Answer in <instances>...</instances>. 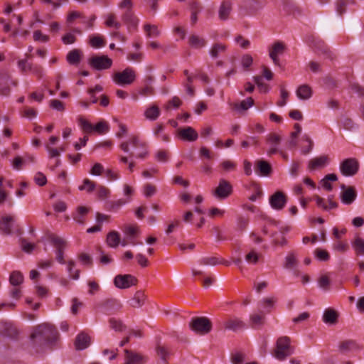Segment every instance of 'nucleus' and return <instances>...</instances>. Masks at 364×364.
<instances>
[{"instance_id": "f257e3e1", "label": "nucleus", "mask_w": 364, "mask_h": 364, "mask_svg": "<svg viewBox=\"0 0 364 364\" xmlns=\"http://www.w3.org/2000/svg\"><path fill=\"white\" fill-rule=\"evenodd\" d=\"M58 337L55 327L49 323H43L33 328L31 341L36 352L53 346Z\"/></svg>"}, {"instance_id": "f03ea898", "label": "nucleus", "mask_w": 364, "mask_h": 364, "mask_svg": "<svg viewBox=\"0 0 364 364\" xmlns=\"http://www.w3.org/2000/svg\"><path fill=\"white\" fill-rule=\"evenodd\" d=\"M120 149L129 154L130 158L144 159L148 154L146 144L139 139L137 136H131L129 140L123 141L119 145Z\"/></svg>"}, {"instance_id": "7ed1b4c3", "label": "nucleus", "mask_w": 364, "mask_h": 364, "mask_svg": "<svg viewBox=\"0 0 364 364\" xmlns=\"http://www.w3.org/2000/svg\"><path fill=\"white\" fill-rule=\"evenodd\" d=\"M288 336H281L276 342L274 355L279 360H284L294 353V348L290 344Z\"/></svg>"}, {"instance_id": "20e7f679", "label": "nucleus", "mask_w": 364, "mask_h": 364, "mask_svg": "<svg viewBox=\"0 0 364 364\" xmlns=\"http://www.w3.org/2000/svg\"><path fill=\"white\" fill-rule=\"evenodd\" d=\"M189 328L196 334L206 335L212 330V322L207 317H193L189 322Z\"/></svg>"}, {"instance_id": "39448f33", "label": "nucleus", "mask_w": 364, "mask_h": 364, "mask_svg": "<svg viewBox=\"0 0 364 364\" xmlns=\"http://www.w3.org/2000/svg\"><path fill=\"white\" fill-rule=\"evenodd\" d=\"M48 240L56 247V260L60 264H65L63 250L66 246V241L55 234L47 232Z\"/></svg>"}, {"instance_id": "423d86ee", "label": "nucleus", "mask_w": 364, "mask_h": 364, "mask_svg": "<svg viewBox=\"0 0 364 364\" xmlns=\"http://www.w3.org/2000/svg\"><path fill=\"white\" fill-rule=\"evenodd\" d=\"M88 63L93 69L102 70L109 68L112 65V60L107 55H94L89 59Z\"/></svg>"}, {"instance_id": "0eeeda50", "label": "nucleus", "mask_w": 364, "mask_h": 364, "mask_svg": "<svg viewBox=\"0 0 364 364\" xmlns=\"http://www.w3.org/2000/svg\"><path fill=\"white\" fill-rule=\"evenodd\" d=\"M340 170L343 175L346 176H353L355 175L359 170V163L355 159H346L341 164Z\"/></svg>"}, {"instance_id": "6e6552de", "label": "nucleus", "mask_w": 364, "mask_h": 364, "mask_svg": "<svg viewBox=\"0 0 364 364\" xmlns=\"http://www.w3.org/2000/svg\"><path fill=\"white\" fill-rule=\"evenodd\" d=\"M135 73L132 68H127L122 72H117L114 75V80L119 85H130L135 80Z\"/></svg>"}, {"instance_id": "1a4fd4ad", "label": "nucleus", "mask_w": 364, "mask_h": 364, "mask_svg": "<svg viewBox=\"0 0 364 364\" xmlns=\"http://www.w3.org/2000/svg\"><path fill=\"white\" fill-rule=\"evenodd\" d=\"M136 283L137 279L132 274H118L114 279V284L119 289H127Z\"/></svg>"}, {"instance_id": "9d476101", "label": "nucleus", "mask_w": 364, "mask_h": 364, "mask_svg": "<svg viewBox=\"0 0 364 364\" xmlns=\"http://www.w3.org/2000/svg\"><path fill=\"white\" fill-rule=\"evenodd\" d=\"M271 207L277 210H282L287 203V196L282 191H276L269 199Z\"/></svg>"}, {"instance_id": "9b49d317", "label": "nucleus", "mask_w": 364, "mask_h": 364, "mask_svg": "<svg viewBox=\"0 0 364 364\" xmlns=\"http://www.w3.org/2000/svg\"><path fill=\"white\" fill-rule=\"evenodd\" d=\"M232 192V186L230 183L225 179H220L218 186L215 189L213 194L220 199L228 198Z\"/></svg>"}, {"instance_id": "f8f14e48", "label": "nucleus", "mask_w": 364, "mask_h": 364, "mask_svg": "<svg viewBox=\"0 0 364 364\" xmlns=\"http://www.w3.org/2000/svg\"><path fill=\"white\" fill-rule=\"evenodd\" d=\"M285 48V45L282 41L274 42L272 47L269 48V55L275 65L281 67L279 55L284 53Z\"/></svg>"}, {"instance_id": "ddd939ff", "label": "nucleus", "mask_w": 364, "mask_h": 364, "mask_svg": "<svg viewBox=\"0 0 364 364\" xmlns=\"http://www.w3.org/2000/svg\"><path fill=\"white\" fill-rule=\"evenodd\" d=\"M0 335L10 339H16L18 330L14 323L4 321L0 323Z\"/></svg>"}, {"instance_id": "4468645a", "label": "nucleus", "mask_w": 364, "mask_h": 364, "mask_svg": "<svg viewBox=\"0 0 364 364\" xmlns=\"http://www.w3.org/2000/svg\"><path fill=\"white\" fill-rule=\"evenodd\" d=\"M267 143L269 145V149L267 150V154L271 156L279 152L278 146L281 143L282 138L276 133H270L267 136Z\"/></svg>"}, {"instance_id": "2eb2a0df", "label": "nucleus", "mask_w": 364, "mask_h": 364, "mask_svg": "<svg viewBox=\"0 0 364 364\" xmlns=\"http://www.w3.org/2000/svg\"><path fill=\"white\" fill-rule=\"evenodd\" d=\"M126 363L124 364H144L147 358L143 355L129 350H124Z\"/></svg>"}, {"instance_id": "dca6fc26", "label": "nucleus", "mask_w": 364, "mask_h": 364, "mask_svg": "<svg viewBox=\"0 0 364 364\" xmlns=\"http://www.w3.org/2000/svg\"><path fill=\"white\" fill-rule=\"evenodd\" d=\"M232 10L231 0H223L218 9V18L221 21H227Z\"/></svg>"}, {"instance_id": "f3484780", "label": "nucleus", "mask_w": 364, "mask_h": 364, "mask_svg": "<svg viewBox=\"0 0 364 364\" xmlns=\"http://www.w3.org/2000/svg\"><path fill=\"white\" fill-rule=\"evenodd\" d=\"M14 226V219L11 215L3 216L0 219V232L5 235H11Z\"/></svg>"}, {"instance_id": "a211bd4d", "label": "nucleus", "mask_w": 364, "mask_h": 364, "mask_svg": "<svg viewBox=\"0 0 364 364\" xmlns=\"http://www.w3.org/2000/svg\"><path fill=\"white\" fill-rule=\"evenodd\" d=\"M91 343V338L88 334L81 332L75 338V346L76 350H82L89 347Z\"/></svg>"}, {"instance_id": "6ab92c4d", "label": "nucleus", "mask_w": 364, "mask_h": 364, "mask_svg": "<svg viewBox=\"0 0 364 364\" xmlns=\"http://www.w3.org/2000/svg\"><path fill=\"white\" fill-rule=\"evenodd\" d=\"M178 133L179 136L185 141H194L198 137L197 132L191 127L179 129Z\"/></svg>"}, {"instance_id": "aec40b11", "label": "nucleus", "mask_w": 364, "mask_h": 364, "mask_svg": "<svg viewBox=\"0 0 364 364\" xmlns=\"http://www.w3.org/2000/svg\"><path fill=\"white\" fill-rule=\"evenodd\" d=\"M225 329L237 331L245 328V323L239 318L230 317L224 322Z\"/></svg>"}, {"instance_id": "412c9836", "label": "nucleus", "mask_w": 364, "mask_h": 364, "mask_svg": "<svg viewBox=\"0 0 364 364\" xmlns=\"http://www.w3.org/2000/svg\"><path fill=\"white\" fill-rule=\"evenodd\" d=\"M122 19L127 26L129 30L136 28L138 19L133 14L132 9H127L122 14Z\"/></svg>"}, {"instance_id": "4be33fe9", "label": "nucleus", "mask_w": 364, "mask_h": 364, "mask_svg": "<svg viewBox=\"0 0 364 364\" xmlns=\"http://www.w3.org/2000/svg\"><path fill=\"white\" fill-rule=\"evenodd\" d=\"M314 48L319 54L323 55L326 58L333 60L335 55L329 50L326 44L322 41H316L314 43Z\"/></svg>"}, {"instance_id": "5701e85b", "label": "nucleus", "mask_w": 364, "mask_h": 364, "mask_svg": "<svg viewBox=\"0 0 364 364\" xmlns=\"http://www.w3.org/2000/svg\"><path fill=\"white\" fill-rule=\"evenodd\" d=\"M357 197L355 189L353 186H350L343 191L341 194V201L346 205H350L353 203Z\"/></svg>"}, {"instance_id": "b1692460", "label": "nucleus", "mask_w": 364, "mask_h": 364, "mask_svg": "<svg viewBox=\"0 0 364 364\" xmlns=\"http://www.w3.org/2000/svg\"><path fill=\"white\" fill-rule=\"evenodd\" d=\"M255 171L259 173L261 176H269L272 171V166L264 160H258L255 162Z\"/></svg>"}, {"instance_id": "393cba45", "label": "nucleus", "mask_w": 364, "mask_h": 364, "mask_svg": "<svg viewBox=\"0 0 364 364\" xmlns=\"http://www.w3.org/2000/svg\"><path fill=\"white\" fill-rule=\"evenodd\" d=\"M328 163V157L326 155L316 157L309 162V168L311 170L324 167Z\"/></svg>"}, {"instance_id": "a878e982", "label": "nucleus", "mask_w": 364, "mask_h": 364, "mask_svg": "<svg viewBox=\"0 0 364 364\" xmlns=\"http://www.w3.org/2000/svg\"><path fill=\"white\" fill-rule=\"evenodd\" d=\"M338 314L333 309H326L323 315V321L326 323L336 324L338 321Z\"/></svg>"}, {"instance_id": "bb28decb", "label": "nucleus", "mask_w": 364, "mask_h": 364, "mask_svg": "<svg viewBox=\"0 0 364 364\" xmlns=\"http://www.w3.org/2000/svg\"><path fill=\"white\" fill-rule=\"evenodd\" d=\"M297 97L302 100H306L311 97L313 91L311 87L306 85H300L296 90Z\"/></svg>"}, {"instance_id": "cd10ccee", "label": "nucleus", "mask_w": 364, "mask_h": 364, "mask_svg": "<svg viewBox=\"0 0 364 364\" xmlns=\"http://www.w3.org/2000/svg\"><path fill=\"white\" fill-rule=\"evenodd\" d=\"M137 231L138 229L136 226L126 225L123 229L124 236L128 240H129L130 244L133 245H135L136 244L134 242V239L137 234Z\"/></svg>"}, {"instance_id": "c85d7f7f", "label": "nucleus", "mask_w": 364, "mask_h": 364, "mask_svg": "<svg viewBox=\"0 0 364 364\" xmlns=\"http://www.w3.org/2000/svg\"><path fill=\"white\" fill-rule=\"evenodd\" d=\"M161 111L159 107L156 105H152L144 112V116L146 119L151 121H155L160 116Z\"/></svg>"}, {"instance_id": "c756f323", "label": "nucleus", "mask_w": 364, "mask_h": 364, "mask_svg": "<svg viewBox=\"0 0 364 364\" xmlns=\"http://www.w3.org/2000/svg\"><path fill=\"white\" fill-rule=\"evenodd\" d=\"M145 295L143 291H137L134 297L130 300V305L134 308H139L144 305Z\"/></svg>"}, {"instance_id": "7c9ffc66", "label": "nucleus", "mask_w": 364, "mask_h": 364, "mask_svg": "<svg viewBox=\"0 0 364 364\" xmlns=\"http://www.w3.org/2000/svg\"><path fill=\"white\" fill-rule=\"evenodd\" d=\"M89 210L85 206H79L77 208L76 213L73 214V219L79 224L85 223V216L88 213Z\"/></svg>"}, {"instance_id": "2f4dec72", "label": "nucleus", "mask_w": 364, "mask_h": 364, "mask_svg": "<svg viewBox=\"0 0 364 364\" xmlns=\"http://www.w3.org/2000/svg\"><path fill=\"white\" fill-rule=\"evenodd\" d=\"M107 245L111 247H117L120 243V235L116 231H111L107 237Z\"/></svg>"}, {"instance_id": "473e14b6", "label": "nucleus", "mask_w": 364, "mask_h": 364, "mask_svg": "<svg viewBox=\"0 0 364 364\" xmlns=\"http://www.w3.org/2000/svg\"><path fill=\"white\" fill-rule=\"evenodd\" d=\"M340 124L343 129L348 131H354L358 128V125L355 124L352 119L347 117H341Z\"/></svg>"}, {"instance_id": "72a5a7b5", "label": "nucleus", "mask_w": 364, "mask_h": 364, "mask_svg": "<svg viewBox=\"0 0 364 364\" xmlns=\"http://www.w3.org/2000/svg\"><path fill=\"white\" fill-rule=\"evenodd\" d=\"M189 44L194 48H200L205 46L206 41L197 35H191L188 40Z\"/></svg>"}, {"instance_id": "f704fd0d", "label": "nucleus", "mask_w": 364, "mask_h": 364, "mask_svg": "<svg viewBox=\"0 0 364 364\" xmlns=\"http://www.w3.org/2000/svg\"><path fill=\"white\" fill-rule=\"evenodd\" d=\"M299 262L294 252H290L285 257L284 267L288 269H292L298 266Z\"/></svg>"}, {"instance_id": "c9c22d12", "label": "nucleus", "mask_w": 364, "mask_h": 364, "mask_svg": "<svg viewBox=\"0 0 364 364\" xmlns=\"http://www.w3.org/2000/svg\"><path fill=\"white\" fill-rule=\"evenodd\" d=\"M31 58V55L26 54V58L20 60L18 62V66L23 73H27L28 71L32 70V68H33L34 64L31 63H28V59Z\"/></svg>"}, {"instance_id": "e433bc0d", "label": "nucleus", "mask_w": 364, "mask_h": 364, "mask_svg": "<svg viewBox=\"0 0 364 364\" xmlns=\"http://www.w3.org/2000/svg\"><path fill=\"white\" fill-rule=\"evenodd\" d=\"M254 105V100L252 97H248L242 100L240 103H235L233 108L239 112L245 111Z\"/></svg>"}, {"instance_id": "4c0bfd02", "label": "nucleus", "mask_w": 364, "mask_h": 364, "mask_svg": "<svg viewBox=\"0 0 364 364\" xmlns=\"http://www.w3.org/2000/svg\"><path fill=\"white\" fill-rule=\"evenodd\" d=\"M67 60L70 64L76 65L80 61V51L73 49L67 55Z\"/></svg>"}, {"instance_id": "58836bf2", "label": "nucleus", "mask_w": 364, "mask_h": 364, "mask_svg": "<svg viewBox=\"0 0 364 364\" xmlns=\"http://www.w3.org/2000/svg\"><path fill=\"white\" fill-rule=\"evenodd\" d=\"M226 46L223 43H215L210 50V55L213 58H217L220 53L225 52Z\"/></svg>"}, {"instance_id": "ea45409f", "label": "nucleus", "mask_w": 364, "mask_h": 364, "mask_svg": "<svg viewBox=\"0 0 364 364\" xmlns=\"http://www.w3.org/2000/svg\"><path fill=\"white\" fill-rule=\"evenodd\" d=\"M260 313L261 314H255L250 316V320L252 328H256L263 324L264 315L262 314V311H260Z\"/></svg>"}, {"instance_id": "a19ab883", "label": "nucleus", "mask_w": 364, "mask_h": 364, "mask_svg": "<svg viewBox=\"0 0 364 364\" xmlns=\"http://www.w3.org/2000/svg\"><path fill=\"white\" fill-rule=\"evenodd\" d=\"M23 281V274L18 271L13 272L9 278L10 284L14 287L20 285Z\"/></svg>"}, {"instance_id": "79ce46f5", "label": "nucleus", "mask_w": 364, "mask_h": 364, "mask_svg": "<svg viewBox=\"0 0 364 364\" xmlns=\"http://www.w3.org/2000/svg\"><path fill=\"white\" fill-rule=\"evenodd\" d=\"M156 352L161 360H167V358L169 355L168 348L164 346L161 345L160 343L157 344L156 347Z\"/></svg>"}, {"instance_id": "37998d69", "label": "nucleus", "mask_w": 364, "mask_h": 364, "mask_svg": "<svg viewBox=\"0 0 364 364\" xmlns=\"http://www.w3.org/2000/svg\"><path fill=\"white\" fill-rule=\"evenodd\" d=\"M90 43L93 48H101L105 46V41L100 36H91Z\"/></svg>"}, {"instance_id": "c03bdc74", "label": "nucleus", "mask_w": 364, "mask_h": 364, "mask_svg": "<svg viewBox=\"0 0 364 364\" xmlns=\"http://www.w3.org/2000/svg\"><path fill=\"white\" fill-rule=\"evenodd\" d=\"M144 30L146 32L147 36L151 38L157 37L160 34L157 26L155 25L146 24L144 26Z\"/></svg>"}, {"instance_id": "a18cd8bd", "label": "nucleus", "mask_w": 364, "mask_h": 364, "mask_svg": "<svg viewBox=\"0 0 364 364\" xmlns=\"http://www.w3.org/2000/svg\"><path fill=\"white\" fill-rule=\"evenodd\" d=\"M78 122L79 125L85 132L91 133L94 131V126L84 118L80 117Z\"/></svg>"}, {"instance_id": "49530a36", "label": "nucleus", "mask_w": 364, "mask_h": 364, "mask_svg": "<svg viewBox=\"0 0 364 364\" xmlns=\"http://www.w3.org/2000/svg\"><path fill=\"white\" fill-rule=\"evenodd\" d=\"M353 246L358 254L364 255V240L359 237H356Z\"/></svg>"}, {"instance_id": "de8ad7c7", "label": "nucleus", "mask_w": 364, "mask_h": 364, "mask_svg": "<svg viewBox=\"0 0 364 364\" xmlns=\"http://www.w3.org/2000/svg\"><path fill=\"white\" fill-rule=\"evenodd\" d=\"M245 360V355L240 352L231 354V362L232 364H243Z\"/></svg>"}, {"instance_id": "09e8293b", "label": "nucleus", "mask_w": 364, "mask_h": 364, "mask_svg": "<svg viewBox=\"0 0 364 364\" xmlns=\"http://www.w3.org/2000/svg\"><path fill=\"white\" fill-rule=\"evenodd\" d=\"M75 265V262L73 260H70L68 262V271L70 275V277L73 279H77L80 277V270L78 269H73V267Z\"/></svg>"}, {"instance_id": "8fccbe9b", "label": "nucleus", "mask_w": 364, "mask_h": 364, "mask_svg": "<svg viewBox=\"0 0 364 364\" xmlns=\"http://www.w3.org/2000/svg\"><path fill=\"white\" fill-rule=\"evenodd\" d=\"M95 188V183L88 178L83 181V184L79 186L80 191L86 190L88 193H91Z\"/></svg>"}, {"instance_id": "3c124183", "label": "nucleus", "mask_w": 364, "mask_h": 364, "mask_svg": "<svg viewBox=\"0 0 364 364\" xmlns=\"http://www.w3.org/2000/svg\"><path fill=\"white\" fill-rule=\"evenodd\" d=\"M199 263L202 265L215 266L220 263L219 259L215 257H203L199 260Z\"/></svg>"}, {"instance_id": "603ef678", "label": "nucleus", "mask_w": 364, "mask_h": 364, "mask_svg": "<svg viewBox=\"0 0 364 364\" xmlns=\"http://www.w3.org/2000/svg\"><path fill=\"white\" fill-rule=\"evenodd\" d=\"M274 302L275 299L274 298H264L259 301V304L261 307L267 309V312H269L270 309L273 307Z\"/></svg>"}, {"instance_id": "864d4df0", "label": "nucleus", "mask_w": 364, "mask_h": 364, "mask_svg": "<svg viewBox=\"0 0 364 364\" xmlns=\"http://www.w3.org/2000/svg\"><path fill=\"white\" fill-rule=\"evenodd\" d=\"M6 85H16V82L14 81L11 76L7 73H0V86Z\"/></svg>"}, {"instance_id": "5fc2aeb1", "label": "nucleus", "mask_w": 364, "mask_h": 364, "mask_svg": "<svg viewBox=\"0 0 364 364\" xmlns=\"http://www.w3.org/2000/svg\"><path fill=\"white\" fill-rule=\"evenodd\" d=\"M316 257L321 261H328L330 258V255L326 250L317 248L314 251Z\"/></svg>"}, {"instance_id": "6e6d98bb", "label": "nucleus", "mask_w": 364, "mask_h": 364, "mask_svg": "<svg viewBox=\"0 0 364 364\" xmlns=\"http://www.w3.org/2000/svg\"><path fill=\"white\" fill-rule=\"evenodd\" d=\"M255 82L257 84L258 88L259 90L262 92H267L269 91V87L268 85L262 82V76H255L253 77Z\"/></svg>"}, {"instance_id": "4d7b16f0", "label": "nucleus", "mask_w": 364, "mask_h": 364, "mask_svg": "<svg viewBox=\"0 0 364 364\" xmlns=\"http://www.w3.org/2000/svg\"><path fill=\"white\" fill-rule=\"evenodd\" d=\"M355 346V342L353 340H347L341 343L339 349L342 352H348L351 348Z\"/></svg>"}, {"instance_id": "13d9d810", "label": "nucleus", "mask_w": 364, "mask_h": 364, "mask_svg": "<svg viewBox=\"0 0 364 364\" xmlns=\"http://www.w3.org/2000/svg\"><path fill=\"white\" fill-rule=\"evenodd\" d=\"M94 131L98 134H104L109 131V125L105 121L100 122L94 126Z\"/></svg>"}, {"instance_id": "bf43d9fd", "label": "nucleus", "mask_w": 364, "mask_h": 364, "mask_svg": "<svg viewBox=\"0 0 364 364\" xmlns=\"http://www.w3.org/2000/svg\"><path fill=\"white\" fill-rule=\"evenodd\" d=\"M20 242L23 251L26 253H31L35 248V245L33 243L28 242L25 238H21Z\"/></svg>"}, {"instance_id": "052dcab7", "label": "nucleus", "mask_w": 364, "mask_h": 364, "mask_svg": "<svg viewBox=\"0 0 364 364\" xmlns=\"http://www.w3.org/2000/svg\"><path fill=\"white\" fill-rule=\"evenodd\" d=\"M110 194L109 190L105 186H99L97 191V198L100 200H105L109 197Z\"/></svg>"}, {"instance_id": "680f3d73", "label": "nucleus", "mask_w": 364, "mask_h": 364, "mask_svg": "<svg viewBox=\"0 0 364 364\" xmlns=\"http://www.w3.org/2000/svg\"><path fill=\"white\" fill-rule=\"evenodd\" d=\"M331 284V281L328 276L321 275L318 279V285L319 287L325 291L329 289V286Z\"/></svg>"}, {"instance_id": "e2e57ef3", "label": "nucleus", "mask_w": 364, "mask_h": 364, "mask_svg": "<svg viewBox=\"0 0 364 364\" xmlns=\"http://www.w3.org/2000/svg\"><path fill=\"white\" fill-rule=\"evenodd\" d=\"M302 139L308 143V146L306 147H303L301 149V153L306 155L311 151L314 146V142L306 134H304L302 136Z\"/></svg>"}, {"instance_id": "0e129e2a", "label": "nucleus", "mask_w": 364, "mask_h": 364, "mask_svg": "<svg viewBox=\"0 0 364 364\" xmlns=\"http://www.w3.org/2000/svg\"><path fill=\"white\" fill-rule=\"evenodd\" d=\"M109 323L111 328L115 331H122L125 328L121 321H118L115 318H111L109 320Z\"/></svg>"}, {"instance_id": "69168bd1", "label": "nucleus", "mask_w": 364, "mask_h": 364, "mask_svg": "<svg viewBox=\"0 0 364 364\" xmlns=\"http://www.w3.org/2000/svg\"><path fill=\"white\" fill-rule=\"evenodd\" d=\"M181 100L179 99V97L175 96L173 97L171 100H169L166 105L165 108L166 109H169L171 107H173V108H178L181 105Z\"/></svg>"}, {"instance_id": "338daca9", "label": "nucleus", "mask_w": 364, "mask_h": 364, "mask_svg": "<svg viewBox=\"0 0 364 364\" xmlns=\"http://www.w3.org/2000/svg\"><path fill=\"white\" fill-rule=\"evenodd\" d=\"M220 166L226 171H231L235 169L236 164L230 160H225L220 164Z\"/></svg>"}, {"instance_id": "774afa93", "label": "nucleus", "mask_w": 364, "mask_h": 364, "mask_svg": "<svg viewBox=\"0 0 364 364\" xmlns=\"http://www.w3.org/2000/svg\"><path fill=\"white\" fill-rule=\"evenodd\" d=\"M35 182L40 186H43L46 184L47 178L46 176L41 172H38L34 177Z\"/></svg>"}]
</instances>
